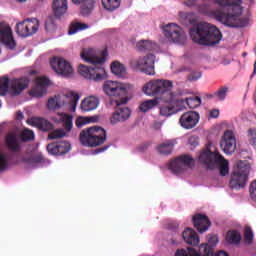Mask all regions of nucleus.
I'll list each match as a JSON object with an SVG mask.
<instances>
[{"label":"nucleus","instance_id":"obj_1","mask_svg":"<svg viewBox=\"0 0 256 256\" xmlns=\"http://www.w3.org/2000/svg\"><path fill=\"white\" fill-rule=\"evenodd\" d=\"M213 1L217 8L211 9L209 3H202L197 6L201 15H206L212 19H216L225 27L232 29L249 26V17L243 16V8H241V0H202Z\"/></svg>","mask_w":256,"mask_h":256},{"label":"nucleus","instance_id":"obj_2","mask_svg":"<svg viewBox=\"0 0 256 256\" xmlns=\"http://www.w3.org/2000/svg\"><path fill=\"white\" fill-rule=\"evenodd\" d=\"M81 59L86 63H91L92 67L80 64L78 66V73L84 79H89L91 81H103L107 72L103 64L107 57V51L105 50H95L93 48H84L80 53Z\"/></svg>","mask_w":256,"mask_h":256},{"label":"nucleus","instance_id":"obj_3","mask_svg":"<svg viewBox=\"0 0 256 256\" xmlns=\"http://www.w3.org/2000/svg\"><path fill=\"white\" fill-rule=\"evenodd\" d=\"M190 37L198 45H217L223 39L221 31L215 25L200 22L190 29Z\"/></svg>","mask_w":256,"mask_h":256},{"label":"nucleus","instance_id":"obj_4","mask_svg":"<svg viewBox=\"0 0 256 256\" xmlns=\"http://www.w3.org/2000/svg\"><path fill=\"white\" fill-rule=\"evenodd\" d=\"M199 163L205 165L208 169H219L220 175L225 177L229 175V161H227L219 152H211L209 147L201 152L198 157Z\"/></svg>","mask_w":256,"mask_h":256},{"label":"nucleus","instance_id":"obj_5","mask_svg":"<svg viewBox=\"0 0 256 256\" xmlns=\"http://www.w3.org/2000/svg\"><path fill=\"white\" fill-rule=\"evenodd\" d=\"M81 97L75 92H68L48 99L47 107L50 111L62 109V111H69L75 113L77 111V105Z\"/></svg>","mask_w":256,"mask_h":256},{"label":"nucleus","instance_id":"obj_6","mask_svg":"<svg viewBox=\"0 0 256 256\" xmlns=\"http://www.w3.org/2000/svg\"><path fill=\"white\" fill-rule=\"evenodd\" d=\"M106 139L107 132L99 126L84 129L80 133V143L84 147H99L105 143Z\"/></svg>","mask_w":256,"mask_h":256},{"label":"nucleus","instance_id":"obj_7","mask_svg":"<svg viewBox=\"0 0 256 256\" xmlns=\"http://www.w3.org/2000/svg\"><path fill=\"white\" fill-rule=\"evenodd\" d=\"M249 171H251V165L249 162L241 160L236 162L230 179L231 189H243V187L247 185Z\"/></svg>","mask_w":256,"mask_h":256},{"label":"nucleus","instance_id":"obj_8","mask_svg":"<svg viewBox=\"0 0 256 256\" xmlns=\"http://www.w3.org/2000/svg\"><path fill=\"white\" fill-rule=\"evenodd\" d=\"M51 121L53 123H57L58 125H63V128H59L53 130L48 138L50 139H63V137H67L71 129H73V115L67 113H57L56 115L51 117Z\"/></svg>","mask_w":256,"mask_h":256},{"label":"nucleus","instance_id":"obj_9","mask_svg":"<svg viewBox=\"0 0 256 256\" xmlns=\"http://www.w3.org/2000/svg\"><path fill=\"white\" fill-rule=\"evenodd\" d=\"M9 85L11 95H21L29 87V79L15 78L9 81L7 77L0 78V95L2 97L9 93Z\"/></svg>","mask_w":256,"mask_h":256},{"label":"nucleus","instance_id":"obj_10","mask_svg":"<svg viewBox=\"0 0 256 256\" xmlns=\"http://www.w3.org/2000/svg\"><path fill=\"white\" fill-rule=\"evenodd\" d=\"M157 58L153 54H148L146 56H141L138 58H133L130 60V67L134 71H140V73H145V75H155V62Z\"/></svg>","mask_w":256,"mask_h":256},{"label":"nucleus","instance_id":"obj_11","mask_svg":"<svg viewBox=\"0 0 256 256\" xmlns=\"http://www.w3.org/2000/svg\"><path fill=\"white\" fill-rule=\"evenodd\" d=\"M102 90L107 97L119 99V97H125V95H127V92L129 91V84L115 80H107L103 83Z\"/></svg>","mask_w":256,"mask_h":256},{"label":"nucleus","instance_id":"obj_12","mask_svg":"<svg viewBox=\"0 0 256 256\" xmlns=\"http://www.w3.org/2000/svg\"><path fill=\"white\" fill-rule=\"evenodd\" d=\"M163 34L170 43H177L178 45H185L187 41V36L181 28V26L176 23H169L162 27Z\"/></svg>","mask_w":256,"mask_h":256},{"label":"nucleus","instance_id":"obj_13","mask_svg":"<svg viewBox=\"0 0 256 256\" xmlns=\"http://www.w3.org/2000/svg\"><path fill=\"white\" fill-rule=\"evenodd\" d=\"M51 69L55 71L60 77H65L69 79L75 75V70L71 65V62L67 61L65 58L54 57L50 60Z\"/></svg>","mask_w":256,"mask_h":256},{"label":"nucleus","instance_id":"obj_14","mask_svg":"<svg viewBox=\"0 0 256 256\" xmlns=\"http://www.w3.org/2000/svg\"><path fill=\"white\" fill-rule=\"evenodd\" d=\"M171 87V81L169 80H150L144 84L142 91L148 97H155V95L161 94L163 89H169Z\"/></svg>","mask_w":256,"mask_h":256},{"label":"nucleus","instance_id":"obj_15","mask_svg":"<svg viewBox=\"0 0 256 256\" xmlns=\"http://www.w3.org/2000/svg\"><path fill=\"white\" fill-rule=\"evenodd\" d=\"M220 149L226 155H233L237 149V139L233 130H226L220 140Z\"/></svg>","mask_w":256,"mask_h":256},{"label":"nucleus","instance_id":"obj_16","mask_svg":"<svg viewBox=\"0 0 256 256\" xmlns=\"http://www.w3.org/2000/svg\"><path fill=\"white\" fill-rule=\"evenodd\" d=\"M195 165V160L190 155H183L180 156L168 164V169L172 173H181V171H184V169H187V167H193Z\"/></svg>","mask_w":256,"mask_h":256},{"label":"nucleus","instance_id":"obj_17","mask_svg":"<svg viewBox=\"0 0 256 256\" xmlns=\"http://www.w3.org/2000/svg\"><path fill=\"white\" fill-rule=\"evenodd\" d=\"M0 43H3L7 49H15L17 43L13 38V31L9 24L5 22H0Z\"/></svg>","mask_w":256,"mask_h":256},{"label":"nucleus","instance_id":"obj_18","mask_svg":"<svg viewBox=\"0 0 256 256\" xmlns=\"http://www.w3.org/2000/svg\"><path fill=\"white\" fill-rule=\"evenodd\" d=\"M51 85L49 78L42 76L36 78L35 85L30 90L29 94L31 97H43L47 93V87Z\"/></svg>","mask_w":256,"mask_h":256},{"label":"nucleus","instance_id":"obj_19","mask_svg":"<svg viewBox=\"0 0 256 256\" xmlns=\"http://www.w3.org/2000/svg\"><path fill=\"white\" fill-rule=\"evenodd\" d=\"M199 119H201L199 113L195 111H188L181 115L179 123L183 129H193L199 124Z\"/></svg>","mask_w":256,"mask_h":256},{"label":"nucleus","instance_id":"obj_20","mask_svg":"<svg viewBox=\"0 0 256 256\" xmlns=\"http://www.w3.org/2000/svg\"><path fill=\"white\" fill-rule=\"evenodd\" d=\"M131 117V109L129 107H121L116 109L110 116V123L118 125V123H125Z\"/></svg>","mask_w":256,"mask_h":256},{"label":"nucleus","instance_id":"obj_21","mask_svg":"<svg viewBox=\"0 0 256 256\" xmlns=\"http://www.w3.org/2000/svg\"><path fill=\"white\" fill-rule=\"evenodd\" d=\"M47 151L50 155H65L71 151V144L68 141L49 144Z\"/></svg>","mask_w":256,"mask_h":256},{"label":"nucleus","instance_id":"obj_22","mask_svg":"<svg viewBox=\"0 0 256 256\" xmlns=\"http://www.w3.org/2000/svg\"><path fill=\"white\" fill-rule=\"evenodd\" d=\"M195 229L199 233H205V231H209V227H211V221L203 214H195L192 218Z\"/></svg>","mask_w":256,"mask_h":256},{"label":"nucleus","instance_id":"obj_23","mask_svg":"<svg viewBox=\"0 0 256 256\" xmlns=\"http://www.w3.org/2000/svg\"><path fill=\"white\" fill-rule=\"evenodd\" d=\"M99 97L97 96H88L84 98L80 104V108L85 113H89V111H95L97 107H99Z\"/></svg>","mask_w":256,"mask_h":256},{"label":"nucleus","instance_id":"obj_24","mask_svg":"<svg viewBox=\"0 0 256 256\" xmlns=\"http://www.w3.org/2000/svg\"><path fill=\"white\" fill-rule=\"evenodd\" d=\"M27 123L28 125H31V127H37L42 131H49V129H53V124L45 118L32 117L27 120Z\"/></svg>","mask_w":256,"mask_h":256},{"label":"nucleus","instance_id":"obj_25","mask_svg":"<svg viewBox=\"0 0 256 256\" xmlns=\"http://www.w3.org/2000/svg\"><path fill=\"white\" fill-rule=\"evenodd\" d=\"M182 237L188 245H193L196 247L201 243V238H199V234L195 232L192 228H187L186 230L183 231Z\"/></svg>","mask_w":256,"mask_h":256},{"label":"nucleus","instance_id":"obj_26","mask_svg":"<svg viewBox=\"0 0 256 256\" xmlns=\"http://www.w3.org/2000/svg\"><path fill=\"white\" fill-rule=\"evenodd\" d=\"M74 5H81L80 13L84 17L91 15L93 9H95V0H72Z\"/></svg>","mask_w":256,"mask_h":256},{"label":"nucleus","instance_id":"obj_27","mask_svg":"<svg viewBox=\"0 0 256 256\" xmlns=\"http://www.w3.org/2000/svg\"><path fill=\"white\" fill-rule=\"evenodd\" d=\"M69 9V3L67 0H54L52 3V11L55 17H63Z\"/></svg>","mask_w":256,"mask_h":256},{"label":"nucleus","instance_id":"obj_28","mask_svg":"<svg viewBox=\"0 0 256 256\" xmlns=\"http://www.w3.org/2000/svg\"><path fill=\"white\" fill-rule=\"evenodd\" d=\"M39 20L37 18L26 19V29L22 30V35L31 37V35H35L37 31H39Z\"/></svg>","mask_w":256,"mask_h":256},{"label":"nucleus","instance_id":"obj_29","mask_svg":"<svg viewBox=\"0 0 256 256\" xmlns=\"http://www.w3.org/2000/svg\"><path fill=\"white\" fill-rule=\"evenodd\" d=\"M175 145H177L176 140H166L157 146V152L160 155H171L173 153V149H175Z\"/></svg>","mask_w":256,"mask_h":256},{"label":"nucleus","instance_id":"obj_30","mask_svg":"<svg viewBox=\"0 0 256 256\" xmlns=\"http://www.w3.org/2000/svg\"><path fill=\"white\" fill-rule=\"evenodd\" d=\"M6 143H7V147L11 150V151H19L20 149V145H19V132L14 131V132H10L7 136H6Z\"/></svg>","mask_w":256,"mask_h":256},{"label":"nucleus","instance_id":"obj_31","mask_svg":"<svg viewBox=\"0 0 256 256\" xmlns=\"http://www.w3.org/2000/svg\"><path fill=\"white\" fill-rule=\"evenodd\" d=\"M111 73L120 79H125L127 77V68L119 61H114L110 65Z\"/></svg>","mask_w":256,"mask_h":256},{"label":"nucleus","instance_id":"obj_32","mask_svg":"<svg viewBox=\"0 0 256 256\" xmlns=\"http://www.w3.org/2000/svg\"><path fill=\"white\" fill-rule=\"evenodd\" d=\"M173 89V82L170 81V87L168 89H163L161 94V99L164 101V103H167L169 105H174L175 101H177L176 94L172 91Z\"/></svg>","mask_w":256,"mask_h":256},{"label":"nucleus","instance_id":"obj_33","mask_svg":"<svg viewBox=\"0 0 256 256\" xmlns=\"http://www.w3.org/2000/svg\"><path fill=\"white\" fill-rule=\"evenodd\" d=\"M198 17L193 12H180L179 13V21L182 25H193V23H197Z\"/></svg>","mask_w":256,"mask_h":256},{"label":"nucleus","instance_id":"obj_34","mask_svg":"<svg viewBox=\"0 0 256 256\" xmlns=\"http://www.w3.org/2000/svg\"><path fill=\"white\" fill-rule=\"evenodd\" d=\"M183 107L184 106L176 109L173 104H165L160 108V115H162V117H171V115H175V113L183 111Z\"/></svg>","mask_w":256,"mask_h":256},{"label":"nucleus","instance_id":"obj_35","mask_svg":"<svg viewBox=\"0 0 256 256\" xmlns=\"http://www.w3.org/2000/svg\"><path fill=\"white\" fill-rule=\"evenodd\" d=\"M159 105V98L149 99L146 101H143L139 109L142 113H148V111H151L152 109H155Z\"/></svg>","mask_w":256,"mask_h":256},{"label":"nucleus","instance_id":"obj_36","mask_svg":"<svg viewBox=\"0 0 256 256\" xmlns=\"http://www.w3.org/2000/svg\"><path fill=\"white\" fill-rule=\"evenodd\" d=\"M226 241L230 245H239V243H241V233L235 230L228 231L226 234Z\"/></svg>","mask_w":256,"mask_h":256},{"label":"nucleus","instance_id":"obj_37","mask_svg":"<svg viewBox=\"0 0 256 256\" xmlns=\"http://www.w3.org/2000/svg\"><path fill=\"white\" fill-rule=\"evenodd\" d=\"M155 43L151 40H140L136 43V49L138 51H153L155 49Z\"/></svg>","mask_w":256,"mask_h":256},{"label":"nucleus","instance_id":"obj_38","mask_svg":"<svg viewBox=\"0 0 256 256\" xmlns=\"http://www.w3.org/2000/svg\"><path fill=\"white\" fill-rule=\"evenodd\" d=\"M85 29H89V25L82 22H73L68 31V35H75V33H79V31H85Z\"/></svg>","mask_w":256,"mask_h":256},{"label":"nucleus","instance_id":"obj_39","mask_svg":"<svg viewBox=\"0 0 256 256\" xmlns=\"http://www.w3.org/2000/svg\"><path fill=\"white\" fill-rule=\"evenodd\" d=\"M102 5L106 11H115L121 6V0H102Z\"/></svg>","mask_w":256,"mask_h":256},{"label":"nucleus","instance_id":"obj_40","mask_svg":"<svg viewBox=\"0 0 256 256\" xmlns=\"http://www.w3.org/2000/svg\"><path fill=\"white\" fill-rule=\"evenodd\" d=\"M186 105L190 109H197L201 105V98L199 96H192L189 98H186Z\"/></svg>","mask_w":256,"mask_h":256},{"label":"nucleus","instance_id":"obj_41","mask_svg":"<svg viewBox=\"0 0 256 256\" xmlns=\"http://www.w3.org/2000/svg\"><path fill=\"white\" fill-rule=\"evenodd\" d=\"M8 167L9 156L4 152H0V173H3V171H7Z\"/></svg>","mask_w":256,"mask_h":256},{"label":"nucleus","instance_id":"obj_42","mask_svg":"<svg viewBox=\"0 0 256 256\" xmlns=\"http://www.w3.org/2000/svg\"><path fill=\"white\" fill-rule=\"evenodd\" d=\"M20 136L22 141H33V139H35V133L33 130H29L27 128L21 132Z\"/></svg>","mask_w":256,"mask_h":256},{"label":"nucleus","instance_id":"obj_43","mask_svg":"<svg viewBox=\"0 0 256 256\" xmlns=\"http://www.w3.org/2000/svg\"><path fill=\"white\" fill-rule=\"evenodd\" d=\"M229 92V87H222L215 93L216 99L218 101H225V97H227V93Z\"/></svg>","mask_w":256,"mask_h":256},{"label":"nucleus","instance_id":"obj_44","mask_svg":"<svg viewBox=\"0 0 256 256\" xmlns=\"http://www.w3.org/2000/svg\"><path fill=\"white\" fill-rule=\"evenodd\" d=\"M244 241L246 245H251L253 243V230L248 226L245 227Z\"/></svg>","mask_w":256,"mask_h":256},{"label":"nucleus","instance_id":"obj_45","mask_svg":"<svg viewBox=\"0 0 256 256\" xmlns=\"http://www.w3.org/2000/svg\"><path fill=\"white\" fill-rule=\"evenodd\" d=\"M26 27H27V20H24V21H22V22H18V23L16 24V33H17L20 37H29V36H25V35L23 34V32H22V31H25Z\"/></svg>","mask_w":256,"mask_h":256},{"label":"nucleus","instance_id":"obj_46","mask_svg":"<svg viewBox=\"0 0 256 256\" xmlns=\"http://www.w3.org/2000/svg\"><path fill=\"white\" fill-rule=\"evenodd\" d=\"M76 127L81 128V127H85V125H89V123H91V119H89L88 117H83L80 116L76 119Z\"/></svg>","mask_w":256,"mask_h":256},{"label":"nucleus","instance_id":"obj_47","mask_svg":"<svg viewBox=\"0 0 256 256\" xmlns=\"http://www.w3.org/2000/svg\"><path fill=\"white\" fill-rule=\"evenodd\" d=\"M249 144L256 147V128H251L248 130Z\"/></svg>","mask_w":256,"mask_h":256},{"label":"nucleus","instance_id":"obj_48","mask_svg":"<svg viewBox=\"0 0 256 256\" xmlns=\"http://www.w3.org/2000/svg\"><path fill=\"white\" fill-rule=\"evenodd\" d=\"M187 144L189 145L190 149H195L197 145H199V136H190Z\"/></svg>","mask_w":256,"mask_h":256},{"label":"nucleus","instance_id":"obj_49","mask_svg":"<svg viewBox=\"0 0 256 256\" xmlns=\"http://www.w3.org/2000/svg\"><path fill=\"white\" fill-rule=\"evenodd\" d=\"M250 197L253 201H256V180L252 181L250 184Z\"/></svg>","mask_w":256,"mask_h":256},{"label":"nucleus","instance_id":"obj_50","mask_svg":"<svg viewBox=\"0 0 256 256\" xmlns=\"http://www.w3.org/2000/svg\"><path fill=\"white\" fill-rule=\"evenodd\" d=\"M173 105H174L175 109H181V107H183V109H185V107L187 105V100L186 99L185 100H183V99L176 100Z\"/></svg>","mask_w":256,"mask_h":256},{"label":"nucleus","instance_id":"obj_51","mask_svg":"<svg viewBox=\"0 0 256 256\" xmlns=\"http://www.w3.org/2000/svg\"><path fill=\"white\" fill-rule=\"evenodd\" d=\"M201 79V72H192L188 76L189 81H199Z\"/></svg>","mask_w":256,"mask_h":256},{"label":"nucleus","instance_id":"obj_52","mask_svg":"<svg viewBox=\"0 0 256 256\" xmlns=\"http://www.w3.org/2000/svg\"><path fill=\"white\" fill-rule=\"evenodd\" d=\"M152 127L155 129V131H160L161 127H163V122L156 121L152 124Z\"/></svg>","mask_w":256,"mask_h":256},{"label":"nucleus","instance_id":"obj_53","mask_svg":"<svg viewBox=\"0 0 256 256\" xmlns=\"http://www.w3.org/2000/svg\"><path fill=\"white\" fill-rule=\"evenodd\" d=\"M208 243L210 245H215L216 243H219V238H217V236H210L208 238Z\"/></svg>","mask_w":256,"mask_h":256},{"label":"nucleus","instance_id":"obj_54","mask_svg":"<svg viewBox=\"0 0 256 256\" xmlns=\"http://www.w3.org/2000/svg\"><path fill=\"white\" fill-rule=\"evenodd\" d=\"M198 3L199 0H187L185 5H187V7H195Z\"/></svg>","mask_w":256,"mask_h":256},{"label":"nucleus","instance_id":"obj_55","mask_svg":"<svg viewBox=\"0 0 256 256\" xmlns=\"http://www.w3.org/2000/svg\"><path fill=\"white\" fill-rule=\"evenodd\" d=\"M209 115L212 117V119H217V117H219V109L211 110Z\"/></svg>","mask_w":256,"mask_h":256},{"label":"nucleus","instance_id":"obj_56","mask_svg":"<svg viewBox=\"0 0 256 256\" xmlns=\"http://www.w3.org/2000/svg\"><path fill=\"white\" fill-rule=\"evenodd\" d=\"M16 119H17V121H23V119H24L23 112H21V111L16 112Z\"/></svg>","mask_w":256,"mask_h":256},{"label":"nucleus","instance_id":"obj_57","mask_svg":"<svg viewBox=\"0 0 256 256\" xmlns=\"http://www.w3.org/2000/svg\"><path fill=\"white\" fill-rule=\"evenodd\" d=\"M103 151H107V147L96 149L94 151V155H98V153H103Z\"/></svg>","mask_w":256,"mask_h":256},{"label":"nucleus","instance_id":"obj_58","mask_svg":"<svg viewBox=\"0 0 256 256\" xmlns=\"http://www.w3.org/2000/svg\"><path fill=\"white\" fill-rule=\"evenodd\" d=\"M43 161V157L39 156L38 158L33 160V163H41Z\"/></svg>","mask_w":256,"mask_h":256},{"label":"nucleus","instance_id":"obj_59","mask_svg":"<svg viewBox=\"0 0 256 256\" xmlns=\"http://www.w3.org/2000/svg\"><path fill=\"white\" fill-rule=\"evenodd\" d=\"M29 73L30 75H37V70H31Z\"/></svg>","mask_w":256,"mask_h":256},{"label":"nucleus","instance_id":"obj_60","mask_svg":"<svg viewBox=\"0 0 256 256\" xmlns=\"http://www.w3.org/2000/svg\"><path fill=\"white\" fill-rule=\"evenodd\" d=\"M18 3H26L28 0H16Z\"/></svg>","mask_w":256,"mask_h":256},{"label":"nucleus","instance_id":"obj_61","mask_svg":"<svg viewBox=\"0 0 256 256\" xmlns=\"http://www.w3.org/2000/svg\"><path fill=\"white\" fill-rule=\"evenodd\" d=\"M242 57H247V52H244V53L242 54Z\"/></svg>","mask_w":256,"mask_h":256},{"label":"nucleus","instance_id":"obj_62","mask_svg":"<svg viewBox=\"0 0 256 256\" xmlns=\"http://www.w3.org/2000/svg\"><path fill=\"white\" fill-rule=\"evenodd\" d=\"M123 103H127V101H124Z\"/></svg>","mask_w":256,"mask_h":256},{"label":"nucleus","instance_id":"obj_63","mask_svg":"<svg viewBox=\"0 0 256 256\" xmlns=\"http://www.w3.org/2000/svg\"><path fill=\"white\" fill-rule=\"evenodd\" d=\"M0 109H1V102H0Z\"/></svg>","mask_w":256,"mask_h":256}]
</instances>
